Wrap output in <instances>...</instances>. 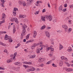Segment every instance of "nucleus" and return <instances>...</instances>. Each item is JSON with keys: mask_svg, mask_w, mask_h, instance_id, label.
Instances as JSON below:
<instances>
[{"mask_svg": "<svg viewBox=\"0 0 73 73\" xmlns=\"http://www.w3.org/2000/svg\"><path fill=\"white\" fill-rule=\"evenodd\" d=\"M5 39L6 40H9V41L10 42H12L13 41V40H12V38H11V36H8V35H5Z\"/></svg>", "mask_w": 73, "mask_h": 73, "instance_id": "f257e3e1", "label": "nucleus"}, {"mask_svg": "<svg viewBox=\"0 0 73 73\" xmlns=\"http://www.w3.org/2000/svg\"><path fill=\"white\" fill-rule=\"evenodd\" d=\"M5 18V14L4 13H3V16L1 19L2 20H3L0 22V25L5 23V20H4V19Z\"/></svg>", "mask_w": 73, "mask_h": 73, "instance_id": "f03ea898", "label": "nucleus"}, {"mask_svg": "<svg viewBox=\"0 0 73 73\" xmlns=\"http://www.w3.org/2000/svg\"><path fill=\"white\" fill-rule=\"evenodd\" d=\"M23 30L22 33L21 34V36H24L25 35V33H26V29L25 27H23Z\"/></svg>", "mask_w": 73, "mask_h": 73, "instance_id": "7ed1b4c3", "label": "nucleus"}, {"mask_svg": "<svg viewBox=\"0 0 73 73\" xmlns=\"http://www.w3.org/2000/svg\"><path fill=\"white\" fill-rule=\"evenodd\" d=\"M46 59L45 58H40L38 59V62H42L45 61Z\"/></svg>", "mask_w": 73, "mask_h": 73, "instance_id": "20e7f679", "label": "nucleus"}, {"mask_svg": "<svg viewBox=\"0 0 73 73\" xmlns=\"http://www.w3.org/2000/svg\"><path fill=\"white\" fill-rule=\"evenodd\" d=\"M62 27L64 28L65 32L68 31V27L65 25H62Z\"/></svg>", "mask_w": 73, "mask_h": 73, "instance_id": "39448f33", "label": "nucleus"}, {"mask_svg": "<svg viewBox=\"0 0 73 73\" xmlns=\"http://www.w3.org/2000/svg\"><path fill=\"white\" fill-rule=\"evenodd\" d=\"M45 33L47 37H48V38H49L50 37V34L49 32L47 31H45Z\"/></svg>", "mask_w": 73, "mask_h": 73, "instance_id": "423d86ee", "label": "nucleus"}, {"mask_svg": "<svg viewBox=\"0 0 73 73\" xmlns=\"http://www.w3.org/2000/svg\"><path fill=\"white\" fill-rule=\"evenodd\" d=\"M42 49V47L41 48H37L36 50V53L38 54V53H40V51Z\"/></svg>", "mask_w": 73, "mask_h": 73, "instance_id": "0eeeda50", "label": "nucleus"}, {"mask_svg": "<svg viewBox=\"0 0 73 73\" xmlns=\"http://www.w3.org/2000/svg\"><path fill=\"white\" fill-rule=\"evenodd\" d=\"M47 18V17L43 16L41 17V20L42 21H45V19H46Z\"/></svg>", "mask_w": 73, "mask_h": 73, "instance_id": "6e6552de", "label": "nucleus"}, {"mask_svg": "<svg viewBox=\"0 0 73 73\" xmlns=\"http://www.w3.org/2000/svg\"><path fill=\"white\" fill-rule=\"evenodd\" d=\"M1 1L2 3L1 4V7H4V2L5 1H4V0H1Z\"/></svg>", "mask_w": 73, "mask_h": 73, "instance_id": "1a4fd4ad", "label": "nucleus"}, {"mask_svg": "<svg viewBox=\"0 0 73 73\" xmlns=\"http://www.w3.org/2000/svg\"><path fill=\"white\" fill-rule=\"evenodd\" d=\"M37 36V32L36 31H34L33 33V37L34 38H36V36Z\"/></svg>", "mask_w": 73, "mask_h": 73, "instance_id": "9d476101", "label": "nucleus"}, {"mask_svg": "<svg viewBox=\"0 0 73 73\" xmlns=\"http://www.w3.org/2000/svg\"><path fill=\"white\" fill-rule=\"evenodd\" d=\"M13 21H15L17 23V24H18L19 23V21H18V20L16 18H13Z\"/></svg>", "mask_w": 73, "mask_h": 73, "instance_id": "9b49d317", "label": "nucleus"}, {"mask_svg": "<svg viewBox=\"0 0 73 73\" xmlns=\"http://www.w3.org/2000/svg\"><path fill=\"white\" fill-rule=\"evenodd\" d=\"M14 64L15 65H17L18 66H20L21 65V63H20L19 62H16Z\"/></svg>", "mask_w": 73, "mask_h": 73, "instance_id": "f8f14e48", "label": "nucleus"}, {"mask_svg": "<svg viewBox=\"0 0 73 73\" xmlns=\"http://www.w3.org/2000/svg\"><path fill=\"white\" fill-rule=\"evenodd\" d=\"M23 64H29V65H31V64H32V63L31 62H23Z\"/></svg>", "mask_w": 73, "mask_h": 73, "instance_id": "ddd939ff", "label": "nucleus"}, {"mask_svg": "<svg viewBox=\"0 0 73 73\" xmlns=\"http://www.w3.org/2000/svg\"><path fill=\"white\" fill-rule=\"evenodd\" d=\"M59 12H61L62 11V6H60L59 8Z\"/></svg>", "mask_w": 73, "mask_h": 73, "instance_id": "4468645a", "label": "nucleus"}, {"mask_svg": "<svg viewBox=\"0 0 73 73\" xmlns=\"http://www.w3.org/2000/svg\"><path fill=\"white\" fill-rule=\"evenodd\" d=\"M63 48V46L61 44H59V50H61Z\"/></svg>", "mask_w": 73, "mask_h": 73, "instance_id": "2eb2a0df", "label": "nucleus"}, {"mask_svg": "<svg viewBox=\"0 0 73 73\" xmlns=\"http://www.w3.org/2000/svg\"><path fill=\"white\" fill-rule=\"evenodd\" d=\"M42 45V42H40L37 44H35L34 45V46H38V45Z\"/></svg>", "mask_w": 73, "mask_h": 73, "instance_id": "dca6fc26", "label": "nucleus"}, {"mask_svg": "<svg viewBox=\"0 0 73 73\" xmlns=\"http://www.w3.org/2000/svg\"><path fill=\"white\" fill-rule=\"evenodd\" d=\"M30 71H34V70H35V68L34 67H30Z\"/></svg>", "mask_w": 73, "mask_h": 73, "instance_id": "f3484780", "label": "nucleus"}, {"mask_svg": "<svg viewBox=\"0 0 73 73\" xmlns=\"http://www.w3.org/2000/svg\"><path fill=\"white\" fill-rule=\"evenodd\" d=\"M66 70L67 72H71V71H72V69L70 68H67L66 69Z\"/></svg>", "mask_w": 73, "mask_h": 73, "instance_id": "a211bd4d", "label": "nucleus"}, {"mask_svg": "<svg viewBox=\"0 0 73 73\" xmlns=\"http://www.w3.org/2000/svg\"><path fill=\"white\" fill-rule=\"evenodd\" d=\"M30 57V58H35V57H36V55L31 56Z\"/></svg>", "mask_w": 73, "mask_h": 73, "instance_id": "6ab92c4d", "label": "nucleus"}, {"mask_svg": "<svg viewBox=\"0 0 73 73\" xmlns=\"http://www.w3.org/2000/svg\"><path fill=\"white\" fill-rule=\"evenodd\" d=\"M46 17H47L46 19H50L51 18H52V17L51 15H49L48 16H46Z\"/></svg>", "mask_w": 73, "mask_h": 73, "instance_id": "aec40b11", "label": "nucleus"}, {"mask_svg": "<svg viewBox=\"0 0 73 73\" xmlns=\"http://www.w3.org/2000/svg\"><path fill=\"white\" fill-rule=\"evenodd\" d=\"M22 5L23 7H25L26 4L25 3V2L23 1L22 2Z\"/></svg>", "mask_w": 73, "mask_h": 73, "instance_id": "412c9836", "label": "nucleus"}, {"mask_svg": "<svg viewBox=\"0 0 73 73\" xmlns=\"http://www.w3.org/2000/svg\"><path fill=\"white\" fill-rule=\"evenodd\" d=\"M29 36H30V34H29L27 35L26 36V40H28L29 39Z\"/></svg>", "mask_w": 73, "mask_h": 73, "instance_id": "4be33fe9", "label": "nucleus"}, {"mask_svg": "<svg viewBox=\"0 0 73 73\" xmlns=\"http://www.w3.org/2000/svg\"><path fill=\"white\" fill-rule=\"evenodd\" d=\"M33 41H34V40H29L28 41H27L26 42V44H28V42H32Z\"/></svg>", "mask_w": 73, "mask_h": 73, "instance_id": "5701e85b", "label": "nucleus"}, {"mask_svg": "<svg viewBox=\"0 0 73 73\" xmlns=\"http://www.w3.org/2000/svg\"><path fill=\"white\" fill-rule=\"evenodd\" d=\"M65 64H66V65L68 67H69V66H70V65H71L70 64H69V63L68 62H65Z\"/></svg>", "mask_w": 73, "mask_h": 73, "instance_id": "b1692460", "label": "nucleus"}, {"mask_svg": "<svg viewBox=\"0 0 73 73\" xmlns=\"http://www.w3.org/2000/svg\"><path fill=\"white\" fill-rule=\"evenodd\" d=\"M24 15H20L19 16V18H24V17H26V16H25V17H24Z\"/></svg>", "mask_w": 73, "mask_h": 73, "instance_id": "393cba45", "label": "nucleus"}, {"mask_svg": "<svg viewBox=\"0 0 73 73\" xmlns=\"http://www.w3.org/2000/svg\"><path fill=\"white\" fill-rule=\"evenodd\" d=\"M16 32V27H14L13 28V33H15Z\"/></svg>", "mask_w": 73, "mask_h": 73, "instance_id": "a878e982", "label": "nucleus"}, {"mask_svg": "<svg viewBox=\"0 0 73 73\" xmlns=\"http://www.w3.org/2000/svg\"><path fill=\"white\" fill-rule=\"evenodd\" d=\"M63 65V62L62 61H60L59 63V65L61 66Z\"/></svg>", "mask_w": 73, "mask_h": 73, "instance_id": "bb28decb", "label": "nucleus"}, {"mask_svg": "<svg viewBox=\"0 0 73 73\" xmlns=\"http://www.w3.org/2000/svg\"><path fill=\"white\" fill-rule=\"evenodd\" d=\"M13 15L14 16H16V12H15L14 11H13Z\"/></svg>", "mask_w": 73, "mask_h": 73, "instance_id": "cd10ccee", "label": "nucleus"}, {"mask_svg": "<svg viewBox=\"0 0 73 73\" xmlns=\"http://www.w3.org/2000/svg\"><path fill=\"white\" fill-rule=\"evenodd\" d=\"M12 62L10 60H7V63H10V62Z\"/></svg>", "mask_w": 73, "mask_h": 73, "instance_id": "c85d7f7f", "label": "nucleus"}, {"mask_svg": "<svg viewBox=\"0 0 73 73\" xmlns=\"http://www.w3.org/2000/svg\"><path fill=\"white\" fill-rule=\"evenodd\" d=\"M45 27H46V26L45 25L43 26L42 27H41V29L42 30V29H44V28H45Z\"/></svg>", "mask_w": 73, "mask_h": 73, "instance_id": "c756f323", "label": "nucleus"}, {"mask_svg": "<svg viewBox=\"0 0 73 73\" xmlns=\"http://www.w3.org/2000/svg\"><path fill=\"white\" fill-rule=\"evenodd\" d=\"M71 31H72V29H71V28H69L68 31V33H70Z\"/></svg>", "mask_w": 73, "mask_h": 73, "instance_id": "7c9ffc66", "label": "nucleus"}, {"mask_svg": "<svg viewBox=\"0 0 73 73\" xmlns=\"http://www.w3.org/2000/svg\"><path fill=\"white\" fill-rule=\"evenodd\" d=\"M40 46L41 47H43L44 48H45V45H42V44H40Z\"/></svg>", "mask_w": 73, "mask_h": 73, "instance_id": "2f4dec72", "label": "nucleus"}, {"mask_svg": "<svg viewBox=\"0 0 73 73\" xmlns=\"http://www.w3.org/2000/svg\"><path fill=\"white\" fill-rule=\"evenodd\" d=\"M68 49L69 50H68V52H70V51L69 50H72V48L70 47H69L68 48Z\"/></svg>", "mask_w": 73, "mask_h": 73, "instance_id": "473e14b6", "label": "nucleus"}, {"mask_svg": "<svg viewBox=\"0 0 73 73\" xmlns=\"http://www.w3.org/2000/svg\"><path fill=\"white\" fill-rule=\"evenodd\" d=\"M18 9L16 8H15L14 9V10L13 11H14V12H16V11H17Z\"/></svg>", "mask_w": 73, "mask_h": 73, "instance_id": "72a5a7b5", "label": "nucleus"}, {"mask_svg": "<svg viewBox=\"0 0 73 73\" xmlns=\"http://www.w3.org/2000/svg\"><path fill=\"white\" fill-rule=\"evenodd\" d=\"M0 44H1V45H2L3 46H6V44H4L2 42Z\"/></svg>", "mask_w": 73, "mask_h": 73, "instance_id": "f704fd0d", "label": "nucleus"}, {"mask_svg": "<svg viewBox=\"0 0 73 73\" xmlns=\"http://www.w3.org/2000/svg\"><path fill=\"white\" fill-rule=\"evenodd\" d=\"M46 51L48 52V51L49 50H50V48L49 47L48 48L47 47V48H46Z\"/></svg>", "mask_w": 73, "mask_h": 73, "instance_id": "c9c22d12", "label": "nucleus"}, {"mask_svg": "<svg viewBox=\"0 0 73 73\" xmlns=\"http://www.w3.org/2000/svg\"><path fill=\"white\" fill-rule=\"evenodd\" d=\"M52 66H53V67H55V68L56 67H57V66H56V65H55V64H52Z\"/></svg>", "mask_w": 73, "mask_h": 73, "instance_id": "e433bc0d", "label": "nucleus"}, {"mask_svg": "<svg viewBox=\"0 0 73 73\" xmlns=\"http://www.w3.org/2000/svg\"><path fill=\"white\" fill-rule=\"evenodd\" d=\"M19 5H21L22 4V2H21V1H19Z\"/></svg>", "mask_w": 73, "mask_h": 73, "instance_id": "4c0bfd02", "label": "nucleus"}, {"mask_svg": "<svg viewBox=\"0 0 73 73\" xmlns=\"http://www.w3.org/2000/svg\"><path fill=\"white\" fill-rule=\"evenodd\" d=\"M17 55V52H15L13 54L14 57H16Z\"/></svg>", "mask_w": 73, "mask_h": 73, "instance_id": "58836bf2", "label": "nucleus"}, {"mask_svg": "<svg viewBox=\"0 0 73 73\" xmlns=\"http://www.w3.org/2000/svg\"><path fill=\"white\" fill-rule=\"evenodd\" d=\"M25 22H26V23H27L28 21L27 20V19H25L24 20Z\"/></svg>", "mask_w": 73, "mask_h": 73, "instance_id": "ea45409f", "label": "nucleus"}, {"mask_svg": "<svg viewBox=\"0 0 73 73\" xmlns=\"http://www.w3.org/2000/svg\"><path fill=\"white\" fill-rule=\"evenodd\" d=\"M61 57V59L62 60H64L65 58L64 56H62Z\"/></svg>", "mask_w": 73, "mask_h": 73, "instance_id": "a19ab883", "label": "nucleus"}, {"mask_svg": "<svg viewBox=\"0 0 73 73\" xmlns=\"http://www.w3.org/2000/svg\"><path fill=\"white\" fill-rule=\"evenodd\" d=\"M23 27H25V28H27V26L25 25V24L23 26Z\"/></svg>", "mask_w": 73, "mask_h": 73, "instance_id": "79ce46f5", "label": "nucleus"}, {"mask_svg": "<svg viewBox=\"0 0 73 73\" xmlns=\"http://www.w3.org/2000/svg\"><path fill=\"white\" fill-rule=\"evenodd\" d=\"M23 66L24 67H25V68H28V66H27L25 65H24Z\"/></svg>", "mask_w": 73, "mask_h": 73, "instance_id": "37998d69", "label": "nucleus"}, {"mask_svg": "<svg viewBox=\"0 0 73 73\" xmlns=\"http://www.w3.org/2000/svg\"><path fill=\"white\" fill-rule=\"evenodd\" d=\"M35 46H32L31 49H33L35 48Z\"/></svg>", "mask_w": 73, "mask_h": 73, "instance_id": "c03bdc74", "label": "nucleus"}, {"mask_svg": "<svg viewBox=\"0 0 73 73\" xmlns=\"http://www.w3.org/2000/svg\"><path fill=\"white\" fill-rule=\"evenodd\" d=\"M4 52L5 53H7V51L6 49H5L4 50Z\"/></svg>", "mask_w": 73, "mask_h": 73, "instance_id": "a18cd8bd", "label": "nucleus"}, {"mask_svg": "<svg viewBox=\"0 0 73 73\" xmlns=\"http://www.w3.org/2000/svg\"><path fill=\"white\" fill-rule=\"evenodd\" d=\"M66 8L64 9H63V11L65 12V11H66Z\"/></svg>", "mask_w": 73, "mask_h": 73, "instance_id": "49530a36", "label": "nucleus"}, {"mask_svg": "<svg viewBox=\"0 0 73 73\" xmlns=\"http://www.w3.org/2000/svg\"><path fill=\"white\" fill-rule=\"evenodd\" d=\"M45 12V9H44L42 10V13H44V12Z\"/></svg>", "mask_w": 73, "mask_h": 73, "instance_id": "de8ad7c7", "label": "nucleus"}, {"mask_svg": "<svg viewBox=\"0 0 73 73\" xmlns=\"http://www.w3.org/2000/svg\"><path fill=\"white\" fill-rule=\"evenodd\" d=\"M53 21L54 23H56V21H57V19H54Z\"/></svg>", "mask_w": 73, "mask_h": 73, "instance_id": "09e8293b", "label": "nucleus"}, {"mask_svg": "<svg viewBox=\"0 0 73 73\" xmlns=\"http://www.w3.org/2000/svg\"><path fill=\"white\" fill-rule=\"evenodd\" d=\"M64 6L65 8H66L67 7V4H64Z\"/></svg>", "mask_w": 73, "mask_h": 73, "instance_id": "8fccbe9b", "label": "nucleus"}, {"mask_svg": "<svg viewBox=\"0 0 73 73\" xmlns=\"http://www.w3.org/2000/svg\"><path fill=\"white\" fill-rule=\"evenodd\" d=\"M64 60H65V61H68V59H67L66 58H64Z\"/></svg>", "mask_w": 73, "mask_h": 73, "instance_id": "3c124183", "label": "nucleus"}, {"mask_svg": "<svg viewBox=\"0 0 73 73\" xmlns=\"http://www.w3.org/2000/svg\"><path fill=\"white\" fill-rule=\"evenodd\" d=\"M69 17H67L66 18V20H69Z\"/></svg>", "mask_w": 73, "mask_h": 73, "instance_id": "603ef678", "label": "nucleus"}, {"mask_svg": "<svg viewBox=\"0 0 73 73\" xmlns=\"http://www.w3.org/2000/svg\"><path fill=\"white\" fill-rule=\"evenodd\" d=\"M51 44H52V45H54V42L53 41H51Z\"/></svg>", "mask_w": 73, "mask_h": 73, "instance_id": "864d4df0", "label": "nucleus"}, {"mask_svg": "<svg viewBox=\"0 0 73 73\" xmlns=\"http://www.w3.org/2000/svg\"><path fill=\"white\" fill-rule=\"evenodd\" d=\"M39 11H37L36 12V14H38V13H39Z\"/></svg>", "mask_w": 73, "mask_h": 73, "instance_id": "5fc2aeb1", "label": "nucleus"}, {"mask_svg": "<svg viewBox=\"0 0 73 73\" xmlns=\"http://www.w3.org/2000/svg\"><path fill=\"white\" fill-rule=\"evenodd\" d=\"M50 64V62H48L46 63V64L47 65H48V64Z\"/></svg>", "mask_w": 73, "mask_h": 73, "instance_id": "6e6d98bb", "label": "nucleus"}, {"mask_svg": "<svg viewBox=\"0 0 73 73\" xmlns=\"http://www.w3.org/2000/svg\"><path fill=\"white\" fill-rule=\"evenodd\" d=\"M31 70H30V69H28L27 70V72H30V71H31Z\"/></svg>", "mask_w": 73, "mask_h": 73, "instance_id": "4d7b16f0", "label": "nucleus"}, {"mask_svg": "<svg viewBox=\"0 0 73 73\" xmlns=\"http://www.w3.org/2000/svg\"><path fill=\"white\" fill-rule=\"evenodd\" d=\"M27 41V40L25 39H24L23 40V41L24 42H26V41Z\"/></svg>", "mask_w": 73, "mask_h": 73, "instance_id": "13d9d810", "label": "nucleus"}, {"mask_svg": "<svg viewBox=\"0 0 73 73\" xmlns=\"http://www.w3.org/2000/svg\"><path fill=\"white\" fill-rule=\"evenodd\" d=\"M16 57L14 56L13 57V60H16V58H15Z\"/></svg>", "mask_w": 73, "mask_h": 73, "instance_id": "bf43d9fd", "label": "nucleus"}, {"mask_svg": "<svg viewBox=\"0 0 73 73\" xmlns=\"http://www.w3.org/2000/svg\"><path fill=\"white\" fill-rule=\"evenodd\" d=\"M51 51H53L54 50V48H51Z\"/></svg>", "mask_w": 73, "mask_h": 73, "instance_id": "052dcab7", "label": "nucleus"}, {"mask_svg": "<svg viewBox=\"0 0 73 73\" xmlns=\"http://www.w3.org/2000/svg\"><path fill=\"white\" fill-rule=\"evenodd\" d=\"M17 47H19V46H20V44H17Z\"/></svg>", "mask_w": 73, "mask_h": 73, "instance_id": "680f3d73", "label": "nucleus"}, {"mask_svg": "<svg viewBox=\"0 0 73 73\" xmlns=\"http://www.w3.org/2000/svg\"><path fill=\"white\" fill-rule=\"evenodd\" d=\"M49 19V21H52V18H50Z\"/></svg>", "mask_w": 73, "mask_h": 73, "instance_id": "e2e57ef3", "label": "nucleus"}, {"mask_svg": "<svg viewBox=\"0 0 73 73\" xmlns=\"http://www.w3.org/2000/svg\"><path fill=\"white\" fill-rule=\"evenodd\" d=\"M32 1L29 0V3H30V4H31V2H32V1Z\"/></svg>", "mask_w": 73, "mask_h": 73, "instance_id": "0e129e2a", "label": "nucleus"}, {"mask_svg": "<svg viewBox=\"0 0 73 73\" xmlns=\"http://www.w3.org/2000/svg\"><path fill=\"white\" fill-rule=\"evenodd\" d=\"M51 28L50 27H47V29H50Z\"/></svg>", "mask_w": 73, "mask_h": 73, "instance_id": "69168bd1", "label": "nucleus"}, {"mask_svg": "<svg viewBox=\"0 0 73 73\" xmlns=\"http://www.w3.org/2000/svg\"><path fill=\"white\" fill-rule=\"evenodd\" d=\"M45 46V47H46L47 48H48V45L47 44H46Z\"/></svg>", "mask_w": 73, "mask_h": 73, "instance_id": "338daca9", "label": "nucleus"}, {"mask_svg": "<svg viewBox=\"0 0 73 73\" xmlns=\"http://www.w3.org/2000/svg\"><path fill=\"white\" fill-rule=\"evenodd\" d=\"M48 7H49V8L50 7V5L49 3L48 5Z\"/></svg>", "mask_w": 73, "mask_h": 73, "instance_id": "774afa93", "label": "nucleus"}]
</instances>
